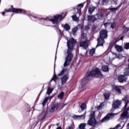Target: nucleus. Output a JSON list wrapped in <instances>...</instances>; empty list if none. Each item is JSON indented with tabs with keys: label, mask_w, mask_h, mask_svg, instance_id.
I'll list each match as a JSON object with an SVG mask.
<instances>
[{
	"label": "nucleus",
	"mask_w": 129,
	"mask_h": 129,
	"mask_svg": "<svg viewBox=\"0 0 129 129\" xmlns=\"http://www.w3.org/2000/svg\"><path fill=\"white\" fill-rule=\"evenodd\" d=\"M76 43V40L74 39L73 38H70L69 40H68V50L67 52L65 53L66 57L65 62L63 64L64 67H66V66H68V65L70 64L71 60H72V58H73V54H72V51H73V49L74 48V45H75Z\"/></svg>",
	"instance_id": "obj_1"
},
{
	"label": "nucleus",
	"mask_w": 129,
	"mask_h": 129,
	"mask_svg": "<svg viewBox=\"0 0 129 129\" xmlns=\"http://www.w3.org/2000/svg\"><path fill=\"white\" fill-rule=\"evenodd\" d=\"M62 15H55L53 17H47L46 18H39L38 17H34L35 19H37L38 21H42V22H52L53 25H57L59 23V21L62 20Z\"/></svg>",
	"instance_id": "obj_2"
},
{
	"label": "nucleus",
	"mask_w": 129,
	"mask_h": 129,
	"mask_svg": "<svg viewBox=\"0 0 129 129\" xmlns=\"http://www.w3.org/2000/svg\"><path fill=\"white\" fill-rule=\"evenodd\" d=\"M107 37V31L105 30H102L100 32V37L98 38V44L96 47L103 46L104 43V39Z\"/></svg>",
	"instance_id": "obj_3"
},
{
	"label": "nucleus",
	"mask_w": 129,
	"mask_h": 129,
	"mask_svg": "<svg viewBox=\"0 0 129 129\" xmlns=\"http://www.w3.org/2000/svg\"><path fill=\"white\" fill-rule=\"evenodd\" d=\"M6 13H15L16 14H23V15H28V12L27 11L24 9H15L13 8L12 9L9 8L8 9L5 10Z\"/></svg>",
	"instance_id": "obj_4"
},
{
	"label": "nucleus",
	"mask_w": 129,
	"mask_h": 129,
	"mask_svg": "<svg viewBox=\"0 0 129 129\" xmlns=\"http://www.w3.org/2000/svg\"><path fill=\"white\" fill-rule=\"evenodd\" d=\"M66 73V75H64L62 78H61V84H65L66 82H67V80H68L69 77H68V70H62L61 72L58 75V76H61V75H63Z\"/></svg>",
	"instance_id": "obj_5"
},
{
	"label": "nucleus",
	"mask_w": 129,
	"mask_h": 129,
	"mask_svg": "<svg viewBox=\"0 0 129 129\" xmlns=\"http://www.w3.org/2000/svg\"><path fill=\"white\" fill-rule=\"evenodd\" d=\"M102 74L100 72L99 69H95V70L92 71L91 72L89 71L87 73V76L89 77V76H101Z\"/></svg>",
	"instance_id": "obj_6"
},
{
	"label": "nucleus",
	"mask_w": 129,
	"mask_h": 129,
	"mask_svg": "<svg viewBox=\"0 0 129 129\" xmlns=\"http://www.w3.org/2000/svg\"><path fill=\"white\" fill-rule=\"evenodd\" d=\"M90 115L91 116L90 117V120H89L88 121V124L89 125H91L92 126H94V125L96 124V120L94 117V116L95 115V112L94 111L91 112Z\"/></svg>",
	"instance_id": "obj_7"
},
{
	"label": "nucleus",
	"mask_w": 129,
	"mask_h": 129,
	"mask_svg": "<svg viewBox=\"0 0 129 129\" xmlns=\"http://www.w3.org/2000/svg\"><path fill=\"white\" fill-rule=\"evenodd\" d=\"M114 114H113V113H109L106 116H105L102 119V122H105V121H108L110 118H112L113 117V115Z\"/></svg>",
	"instance_id": "obj_8"
},
{
	"label": "nucleus",
	"mask_w": 129,
	"mask_h": 129,
	"mask_svg": "<svg viewBox=\"0 0 129 129\" xmlns=\"http://www.w3.org/2000/svg\"><path fill=\"white\" fill-rule=\"evenodd\" d=\"M59 107H60L59 104L55 103V104L52 106L49 111L50 112H54V111H56V110H57V109H58Z\"/></svg>",
	"instance_id": "obj_9"
},
{
	"label": "nucleus",
	"mask_w": 129,
	"mask_h": 129,
	"mask_svg": "<svg viewBox=\"0 0 129 129\" xmlns=\"http://www.w3.org/2000/svg\"><path fill=\"white\" fill-rule=\"evenodd\" d=\"M109 58L110 61H112V60H114V59H115L117 57V54H116V53H113L111 51L109 52Z\"/></svg>",
	"instance_id": "obj_10"
},
{
	"label": "nucleus",
	"mask_w": 129,
	"mask_h": 129,
	"mask_svg": "<svg viewBox=\"0 0 129 129\" xmlns=\"http://www.w3.org/2000/svg\"><path fill=\"white\" fill-rule=\"evenodd\" d=\"M121 102L119 100H116L112 105L113 109H116V108H118V106L120 105Z\"/></svg>",
	"instance_id": "obj_11"
},
{
	"label": "nucleus",
	"mask_w": 129,
	"mask_h": 129,
	"mask_svg": "<svg viewBox=\"0 0 129 129\" xmlns=\"http://www.w3.org/2000/svg\"><path fill=\"white\" fill-rule=\"evenodd\" d=\"M84 7V4H80L78 5V7L77 8V13L79 14V16L81 15V8Z\"/></svg>",
	"instance_id": "obj_12"
},
{
	"label": "nucleus",
	"mask_w": 129,
	"mask_h": 129,
	"mask_svg": "<svg viewBox=\"0 0 129 129\" xmlns=\"http://www.w3.org/2000/svg\"><path fill=\"white\" fill-rule=\"evenodd\" d=\"M86 115V112H85L84 114L81 115H76L74 116L75 118H77L78 119H85V115Z\"/></svg>",
	"instance_id": "obj_13"
},
{
	"label": "nucleus",
	"mask_w": 129,
	"mask_h": 129,
	"mask_svg": "<svg viewBox=\"0 0 129 129\" xmlns=\"http://www.w3.org/2000/svg\"><path fill=\"white\" fill-rule=\"evenodd\" d=\"M88 46V43L87 41H82L80 44V46L82 47L84 49H86Z\"/></svg>",
	"instance_id": "obj_14"
},
{
	"label": "nucleus",
	"mask_w": 129,
	"mask_h": 129,
	"mask_svg": "<svg viewBox=\"0 0 129 129\" xmlns=\"http://www.w3.org/2000/svg\"><path fill=\"white\" fill-rule=\"evenodd\" d=\"M127 78L124 75H120L118 77L119 82L122 83L125 81Z\"/></svg>",
	"instance_id": "obj_15"
},
{
	"label": "nucleus",
	"mask_w": 129,
	"mask_h": 129,
	"mask_svg": "<svg viewBox=\"0 0 129 129\" xmlns=\"http://www.w3.org/2000/svg\"><path fill=\"white\" fill-rule=\"evenodd\" d=\"M87 19L89 22H95L96 21V18L93 16H88Z\"/></svg>",
	"instance_id": "obj_16"
},
{
	"label": "nucleus",
	"mask_w": 129,
	"mask_h": 129,
	"mask_svg": "<svg viewBox=\"0 0 129 129\" xmlns=\"http://www.w3.org/2000/svg\"><path fill=\"white\" fill-rule=\"evenodd\" d=\"M61 27L63 28L66 31H68L69 30H70V26L68 25V24H61Z\"/></svg>",
	"instance_id": "obj_17"
},
{
	"label": "nucleus",
	"mask_w": 129,
	"mask_h": 129,
	"mask_svg": "<svg viewBox=\"0 0 129 129\" xmlns=\"http://www.w3.org/2000/svg\"><path fill=\"white\" fill-rule=\"evenodd\" d=\"M115 49H116V51L118 52H122V47L118 45H115Z\"/></svg>",
	"instance_id": "obj_18"
},
{
	"label": "nucleus",
	"mask_w": 129,
	"mask_h": 129,
	"mask_svg": "<svg viewBox=\"0 0 129 129\" xmlns=\"http://www.w3.org/2000/svg\"><path fill=\"white\" fill-rule=\"evenodd\" d=\"M52 97H46L44 100L43 101V103H42V105H45V104H46V103H47L48 100H49V101L51 100V99H52Z\"/></svg>",
	"instance_id": "obj_19"
},
{
	"label": "nucleus",
	"mask_w": 129,
	"mask_h": 129,
	"mask_svg": "<svg viewBox=\"0 0 129 129\" xmlns=\"http://www.w3.org/2000/svg\"><path fill=\"white\" fill-rule=\"evenodd\" d=\"M108 0H100L98 3V5H104V4H107Z\"/></svg>",
	"instance_id": "obj_20"
},
{
	"label": "nucleus",
	"mask_w": 129,
	"mask_h": 129,
	"mask_svg": "<svg viewBox=\"0 0 129 129\" xmlns=\"http://www.w3.org/2000/svg\"><path fill=\"white\" fill-rule=\"evenodd\" d=\"M95 10V7L92 6L90 7L88 9L89 14H92L93 12H94V10Z\"/></svg>",
	"instance_id": "obj_21"
},
{
	"label": "nucleus",
	"mask_w": 129,
	"mask_h": 129,
	"mask_svg": "<svg viewBox=\"0 0 129 129\" xmlns=\"http://www.w3.org/2000/svg\"><path fill=\"white\" fill-rule=\"evenodd\" d=\"M102 70L104 72H107V71H108V67L107 66H103L102 67Z\"/></svg>",
	"instance_id": "obj_22"
},
{
	"label": "nucleus",
	"mask_w": 129,
	"mask_h": 129,
	"mask_svg": "<svg viewBox=\"0 0 129 129\" xmlns=\"http://www.w3.org/2000/svg\"><path fill=\"white\" fill-rule=\"evenodd\" d=\"M53 89H54L53 88L49 87L47 90V94H48L49 95V94H51Z\"/></svg>",
	"instance_id": "obj_23"
},
{
	"label": "nucleus",
	"mask_w": 129,
	"mask_h": 129,
	"mask_svg": "<svg viewBox=\"0 0 129 129\" xmlns=\"http://www.w3.org/2000/svg\"><path fill=\"white\" fill-rule=\"evenodd\" d=\"M59 99H63V97H64V92H61L57 96Z\"/></svg>",
	"instance_id": "obj_24"
},
{
	"label": "nucleus",
	"mask_w": 129,
	"mask_h": 129,
	"mask_svg": "<svg viewBox=\"0 0 129 129\" xmlns=\"http://www.w3.org/2000/svg\"><path fill=\"white\" fill-rule=\"evenodd\" d=\"M95 54V49L93 48L90 50V55L91 56H93Z\"/></svg>",
	"instance_id": "obj_25"
},
{
	"label": "nucleus",
	"mask_w": 129,
	"mask_h": 129,
	"mask_svg": "<svg viewBox=\"0 0 129 129\" xmlns=\"http://www.w3.org/2000/svg\"><path fill=\"white\" fill-rule=\"evenodd\" d=\"M105 99H108L109 98L110 94L109 92H107L104 94Z\"/></svg>",
	"instance_id": "obj_26"
},
{
	"label": "nucleus",
	"mask_w": 129,
	"mask_h": 129,
	"mask_svg": "<svg viewBox=\"0 0 129 129\" xmlns=\"http://www.w3.org/2000/svg\"><path fill=\"white\" fill-rule=\"evenodd\" d=\"M72 18L74 21H77L79 20V18L77 17V16H76V15L72 16Z\"/></svg>",
	"instance_id": "obj_27"
},
{
	"label": "nucleus",
	"mask_w": 129,
	"mask_h": 129,
	"mask_svg": "<svg viewBox=\"0 0 129 129\" xmlns=\"http://www.w3.org/2000/svg\"><path fill=\"white\" fill-rule=\"evenodd\" d=\"M124 74L125 75H129V68H127L125 69L124 72Z\"/></svg>",
	"instance_id": "obj_28"
},
{
	"label": "nucleus",
	"mask_w": 129,
	"mask_h": 129,
	"mask_svg": "<svg viewBox=\"0 0 129 129\" xmlns=\"http://www.w3.org/2000/svg\"><path fill=\"white\" fill-rule=\"evenodd\" d=\"M124 49H125V50H128L129 43H126L124 44Z\"/></svg>",
	"instance_id": "obj_29"
},
{
	"label": "nucleus",
	"mask_w": 129,
	"mask_h": 129,
	"mask_svg": "<svg viewBox=\"0 0 129 129\" xmlns=\"http://www.w3.org/2000/svg\"><path fill=\"white\" fill-rule=\"evenodd\" d=\"M81 108L82 110H84L86 108V104L83 103L81 105Z\"/></svg>",
	"instance_id": "obj_30"
},
{
	"label": "nucleus",
	"mask_w": 129,
	"mask_h": 129,
	"mask_svg": "<svg viewBox=\"0 0 129 129\" xmlns=\"http://www.w3.org/2000/svg\"><path fill=\"white\" fill-rule=\"evenodd\" d=\"M110 10L113 12V13H115L116 11H118V8H111Z\"/></svg>",
	"instance_id": "obj_31"
},
{
	"label": "nucleus",
	"mask_w": 129,
	"mask_h": 129,
	"mask_svg": "<svg viewBox=\"0 0 129 129\" xmlns=\"http://www.w3.org/2000/svg\"><path fill=\"white\" fill-rule=\"evenodd\" d=\"M129 31V28H126L124 26L123 27V33H126L127 32H128Z\"/></svg>",
	"instance_id": "obj_32"
},
{
	"label": "nucleus",
	"mask_w": 129,
	"mask_h": 129,
	"mask_svg": "<svg viewBox=\"0 0 129 129\" xmlns=\"http://www.w3.org/2000/svg\"><path fill=\"white\" fill-rule=\"evenodd\" d=\"M97 17H98V19H102L103 18V15L101 13L97 14Z\"/></svg>",
	"instance_id": "obj_33"
},
{
	"label": "nucleus",
	"mask_w": 129,
	"mask_h": 129,
	"mask_svg": "<svg viewBox=\"0 0 129 129\" xmlns=\"http://www.w3.org/2000/svg\"><path fill=\"white\" fill-rule=\"evenodd\" d=\"M57 79H58V78H57V76H54L53 78H52L50 80V82H52V81H53V80L54 81V82H56V80H57Z\"/></svg>",
	"instance_id": "obj_34"
},
{
	"label": "nucleus",
	"mask_w": 129,
	"mask_h": 129,
	"mask_svg": "<svg viewBox=\"0 0 129 129\" xmlns=\"http://www.w3.org/2000/svg\"><path fill=\"white\" fill-rule=\"evenodd\" d=\"M104 106V104L103 103H101L98 107L97 109H101L102 108V107Z\"/></svg>",
	"instance_id": "obj_35"
},
{
	"label": "nucleus",
	"mask_w": 129,
	"mask_h": 129,
	"mask_svg": "<svg viewBox=\"0 0 129 129\" xmlns=\"http://www.w3.org/2000/svg\"><path fill=\"white\" fill-rule=\"evenodd\" d=\"M104 26H105V27L106 28H109L111 26V24L110 23H106L104 24Z\"/></svg>",
	"instance_id": "obj_36"
},
{
	"label": "nucleus",
	"mask_w": 129,
	"mask_h": 129,
	"mask_svg": "<svg viewBox=\"0 0 129 129\" xmlns=\"http://www.w3.org/2000/svg\"><path fill=\"white\" fill-rule=\"evenodd\" d=\"M116 26V24L115 23L113 22L112 23H111L110 27L112 28V29H114Z\"/></svg>",
	"instance_id": "obj_37"
},
{
	"label": "nucleus",
	"mask_w": 129,
	"mask_h": 129,
	"mask_svg": "<svg viewBox=\"0 0 129 129\" xmlns=\"http://www.w3.org/2000/svg\"><path fill=\"white\" fill-rule=\"evenodd\" d=\"M115 89L117 91V92H118V93H120L121 91H120V89H119V88H118V87L115 86L114 87Z\"/></svg>",
	"instance_id": "obj_38"
},
{
	"label": "nucleus",
	"mask_w": 129,
	"mask_h": 129,
	"mask_svg": "<svg viewBox=\"0 0 129 129\" xmlns=\"http://www.w3.org/2000/svg\"><path fill=\"white\" fill-rule=\"evenodd\" d=\"M77 30H78L77 28H75L73 29L72 33L73 35H75V33H76V32H77Z\"/></svg>",
	"instance_id": "obj_39"
},
{
	"label": "nucleus",
	"mask_w": 129,
	"mask_h": 129,
	"mask_svg": "<svg viewBox=\"0 0 129 129\" xmlns=\"http://www.w3.org/2000/svg\"><path fill=\"white\" fill-rule=\"evenodd\" d=\"M86 36L87 34L86 33H84L83 32H82V38H83L84 39H86Z\"/></svg>",
	"instance_id": "obj_40"
},
{
	"label": "nucleus",
	"mask_w": 129,
	"mask_h": 129,
	"mask_svg": "<svg viewBox=\"0 0 129 129\" xmlns=\"http://www.w3.org/2000/svg\"><path fill=\"white\" fill-rule=\"evenodd\" d=\"M117 58L118 59H122L123 56L121 55V54H117Z\"/></svg>",
	"instance_id": "obj_41"
},
{
	"label": "nucleus",
	"mask_w": 129,
	"mask_h": 129,
	"mask_svg": "<svg viewBox=\"0 0 129 129\" xmlns=\"http://www.w3.org/2000/svg\"><path fill=\"white\" fill-rule=\"evenodd\" d=\"M66 129H74V124H72L71 126L67 127Z\"/></svg>",
	"instance_id": "obj_42"
},
{
	"label": "nucleus",
	"mask_w": 129,
	"mask_h": 129,
	"mask_svg": "<svg viewBox=\"0 0 129 129\" xmlns=\"http://www.w3.org/2000/svg\"><path fill=\"white\" fill-rule=\"evenodd\" d=\"M6 13V11L5 10L4 12H2V15H3V16H5Z\"/></svg>",
	"instance_id": "obj_43"
},
{
	"label": "nucleus",
	"mask_w": 129,
	"mask_h": 129,
	"mask_svg": "<svg viewBox=\"0 0 129 129\" xmlns=\"http://www.w3.org/2000/svg\"><path fill=\"white\" fill-rule=\"evenodd\" d=\"M127 129H129V123L127 124Z\"/></svg>",
	"instance_id": "obj_44"
},
{
	"label": "nucleus",
	"mask_w": 129,
	"mask_h": 129,
	"mask_svg": "<svg viewBox=\"0 0 129 129\" xmlns=\"http://www.w3.org/2000/svg\"><path fill=\"white\" fill-rule=\"evenodd\" d=\"M124 125H125V123H124L123 124L122 127H123V126H124Z\"/></svg>",
	"instance_id": "obj_45"
},
{
	"label": "nucleus",
	"mask_w": 129,
	"mask_h": 129,
	"mask_svg": "<svg viewBox=\"0 0 129 129\" xmlns=\"http://www.w3.org/2000/svg\"><path fill=\"white\" fill-rule=\"evenodd\" d=\"M56 56H55V61H56Z\"/></svg>",
	"instance_id": "obj_46"
},
{
	"label": "nucleus",
	"mask_w": 129,
	"mask_h": 129,
	"mask_svg": "<svg viewBox=\"0 0 129 129\" xmlns=\"http://www.w3.org/2000/svg\"><path fill=\"white\" fill-rule=\"evenodd\" d=\"M54 68H55V63H54Z\"/></svg>",
	"instance_id": "obj_47"
},
{
	"label": "nucleus",
	"mask_w": 129,
	"mask_h": 129,
	"mask_svg": "<svg viewBox=\"0 0 129 129\" xmlns=\"http://www.w3.org/2000/svg\"><path fill=\"white\" fill-rule=\"evenodd\" d=\"M64 105H63V107H64Z\"/></svg>",
	"instance_id": "obj_48"
}]
</instances>
